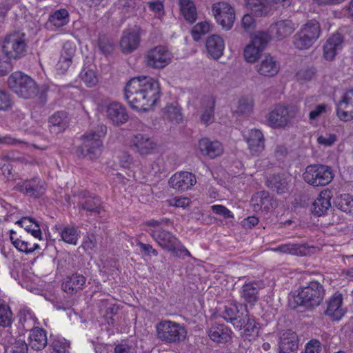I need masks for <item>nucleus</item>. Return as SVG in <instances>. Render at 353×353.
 Returning a JSON list of instances; mask_svg holds the SVG:
<instances>
[{
  "instance_id": "nucleus-54",
  "label": "nucleus",
  "mask_w": 353,
  "mask_h": 353,
  "mask_svg": "<svg viewBox=\"0 0 353 353\" xmlns=\"http://www.w3.org/2000/svg\"><path fill=\"white\" fill-rule=\"evenodd\" d=\"M13 245L18 250L26 253H32L39 248L37 243H34L32 247H28V242L19 239L13 241Z\"/></svg>"
},
{
  "instance_id": "nucleus-16",
  "label": "nucleus",
  "mask_w": 353,
  "mask_h": 353,
  "mask_svg": "<svg viewBox=\"0 0 353 353\" xmlns=\"http://www.w3.org/2000/svg\"><path fill=\"white\" fill-rule=\"evenodd\" d=\"M196 182L195 176L188 172L176 173L168 181L170 186L178 191L188 190L195 185Z\"/></svg>"
},
{
  "instance_id": "nucleus-53",
  "label": "nucleus",
  "mask_w": 353,
  "mask_h": 353,
  "mask_svg": "<svg viewBox=\"0 0 353 353\" xmlns=\"http://www.w3.org/2000/svg\"><path fill=\"white\" fill-rule=\"evenodd\" d=\"M98 46L100 52L105 57H108L110 53V39L109 36L100 35Z\"/></svg>"
},
{
  "instance_id": "nucleus-27",
  "label": "nucleus",
  "mask_w": 353,
  "mask_h": 353,
  "mask_svg": "<svg viewBox=\"0 0 353 353\" xmlns=\"http://www.w3.org/2000/svg\"><path fill=\"white\" fill-rule=\"evenodd\" d=\"M245 309L246 307L244 306ZM242 325L241 327H238L243 330L242 334L248 338L249 341L252 339L256 337L259 332L260 327L259 323L255 321V319L248 314L247 310H245L244 316L241 318Z\"/></svg>"
},
{
  "instance_id": "nucleus-46",
  "label": "nucleus",
  "mask_w": 353,
  "mask_h": 353,
  "mask_svg": "<svg viewBox=\"0 0 353 353\" xmlns=\"http://www.w3.org/2000/svg\"><path fill=\"white\" fill-rule=\"evenodd\" d=\"M80 77L85 85L90 88L94 86L98 82V78L92 69L83 68L80 73Z\"/></svg>"
},
{
  "instance_id": "nucleus-35",
  "label": "nucleus",
  "mask_w": 353,
  "mask_h": 353,
  "mask_svg": "<svg viewBox=\"0 0 353 353\" xmlns=\"http://www.w3.org/2000/svg\"><path fill=\"white\" fill-rule=\"evenodd\" d=\"M85 281L86 279L82 274H73L72 276L67 277L63 283L62 289L67 293L73 294L81 290Z\"/></svg>"
},
{
  "instance_id": "nucleus-6",
  "label": "nucleus",
  "mask_w": 353,
  "mask_h": 353,
  "mask_svg": "<svg viewBox=\"0 0 353 353\" xmlns=\"http://www.w3.org/2000/svg\"><path fill=\"white\" fill-rule=\"evenodd\" d=\"M150 234L163 249L172 252L174 256L177 257L191 256L190 252L170 232L165 230H151Z\"/></svg>"
},
{
  "instance_id": "nucleus-29",
  "label": "nucleus",
  "mask_w": 353,
  "mask_h": 353,
  "mask_svg": "<svg viewBox=\"0 0 353 353\" xmlns=\"http://www.w3.org/2000/svg\"><path fill=\"white\" fill-rule=\"evenodd\" d=\"M342 296L340 294H334L327 302V309L325 314L329 316L332 320L338 321L345 314V310L341 307Z\"/></svg>"
},
{
  "instance_id": "nucleus-14",
  "label": "nucleus",
  "mask_w": 353,
  "mask_h": 353,
  "mask_svg": "<svg viewBox=\"0 0 353 353\" xmlns=\"http://www.w3.org/2000/svg\"><path fill=\"white\" fill-rule=\"evenodd\" d=\"M14 190L34 198H39L46 192L45 182L37 177L18 183Z\"/></svg>"
},
{
  "instance_id": "nucleus-38",
  "label": "nucleus",
  "mask_w": 353,
  "mask_h": 353,
  "mask_svg": "<svg viewBox=\"0 0 353 353\" xmlns=\"http://www.w3.org/2000/svg\"><path fill=\"white\" fill-rule=\"evenodd\" d=\"M128 114L125 108L118 102H112V124L119 126L127 122Z\"/></svg>"
},
{
  "instance_id": "nucleus-11",
  "label": "nucleus",
  "mask_w": 353,
  "mask_h": 353,
  "mask_svg": "<svg viewBox=\"0 0 353 353\" xmlns=\"http://www.w3.org/2000/svg\"><path fill=\"white\" fill-rule=\"evenodd\" d=\"M270 39L268 33L259 32L253 37L251 43L244 50V57L248 62H254L260 53L264 50Z\"/></svg>"
},
{
  "instance_id": "nucleus-57",
  "label": "nucleus",
  "mask_w": 353,
  "mask_h": 353,
  "mask_svg": "<svg viewBox=\"0 0 353 353\" xmlns=\"http://www.w3.org/2000/svg\"><path fill=\"white\" fill-rule=\"evenodd\" d=\"M316 69L314 67H310L304 70H300L297 73L299 79L305 81L312 80L316 75Z\"/></svg>"
},
{
  "instance_id": "nucleus-19",
  "label": "nucleus",
  "mask_w": 353,
  "mask_h": 353,
  "mask_svg": "<svg viewBox=\"0 0 353 353\" xmlns=\"http://www.w3.org/2000/svg\"><path fill=\"white\" fill-rule=\"evenodd\" d=\"M132 148L141 155H147L155 149L156 143L148 136L137 134L132 139Z\"/></svg>"
},
{
  "instance_id": "nucleus-61",
  "label": "nucleus",
  "mask_w": 353,
  "mask_h": 353,
  "mask_svg": "<svg viewBox=\"0 0 353 353\" xmlns=\"http://www.w3.org/2000/svg\"><path fill=\"white\" fill-rule=\"evenodd\" d=\"M137 245L139 246L141 251L144 252L145 254L148 256L153 255L155 256L158 255L157 250L153 248L151 245L145 244L142 242H139Z\"/></svg>"
},
{
  "instance_id": "nucleus-5",
  "label": "nucleus",
  "mask_w": 353,
  "mask_h": 353,
  "mask_svg": "<svg viewBox=\"0 0 353 353\" xmlns=\"http://www.w3.org/2000/svg\"><path fill=\"white\" fill-rule=\"evenodd\" d=\"M8 85L10 90L19 97L31 99L38 94V86L36 82L29 76L21 72L12 73L8 79Z\"/></svg>"
},
{
  "instance_id": "nucleus-32",
  "label": "nucleus",
  "mask_w": 353,
  "mask_h": 353,
  "mask_svg": "<svg viewBox=\"0 0 353 353\" xmlns=\"http://www.w3.org/2000/svg\"><path fill=\"white\" fill-rule=\"evenodd\" d=\"M29 339L30 346L32 349L37 351L44 349L48 343L46 331L38 327H33L30 329Z\"/></svg>"
},
{
  "instance_id": "nucleus-60",
  "label": "nucleus",
  "mask_w": 353,
  "mask_h": 353,
  "mask_svg": "<svg viewBox=\"0 0 353 353\" xmlns=\"http://www.w3.org/2000/svg\"><path fill=\"white\" fill-rule=\"evenodd\" d=\"M72 63L71 60L68 58H65L62 56L60 57V59L57 64V70L60 71L61 73H65Z\"/></svg>"
},
{
  "instance_id": "nucleus-21",
  "label": "nucleus",
  "mask_w": 353,
  "mask_h": 353,
  "mask_svg": "<svg viewBox=\"0 0 353 353\" xmlns=\"http://www.w3.org/2000/svg\"><path fill=\"white\" fill-rule=\"evenodd\" d=\"M264 288L262 282L253 281L243 285L241 294L245 302L254 305L259 299V291Z\"/></svg>"
},
{
  "instance_id": "nucleus-7",
  "label": "nucleus",
  "mask_w": 353,
  "mask_h": 353,
  "mask_svg": "<svg viewBox=\"0 0 353 353\" xmlns=\"http://www.w3.org/2000/svg\"><path fill=\"white\" fill-rule=\"evenodd\" d=\"M303 180L313 187L325 186L334 178L331 167L323 164H311L303 174Z\"/></svg>"
},
{
  "instance_id": "nucleus-52",
  "label": "nucleus",
  "mask_w": 353,
  "mask_h": 353,
  "mask_svg": "<svg viewBox=\"0 0 353 353\" xmlns=\"http://www.w3.org/2000/svg\"><path fill=\"white\" fill-rule=\"evenodd\" d=\"M253 100L248 98H241L239 101L237 111L241 114H250L253 109Z\"/></svg>"
},
{
  "instance_id": "nucleus-13",
  "label": "nucleus",
  "mask_w": 353,
  "mask_h": 353,
  "mask_svg": "<svg viewBox=\"0 0 353 353\" xmlns=\"http://www.w3.org/2000/svg\"><path fill=\"white\" fill-rule=\"evenodd\" d=\"M212 12L217 22L226 30H230L235 19L234 8L225 2L213 4Z\"/></svg>"
},
{
  "instance_id": "nucleus-43",
  "label": "nucleus",
  "mask_w": 353,
  "mask_h": 353,
  "mask_svg": "<svg viewBox=\"0 0 353 353\" xmlns=\"http://www.w3.org/2000/svg\"><path fill=\"white\" fill-rule=\"evenodd\" d=\"M68 12L65 9H60L50 16L48 21L56 27H62L68 22Z\"/></svg>"
},
{
  "instance_id": "nucleus-3",
  "label": "nucleus",
  "mask_w": 353,
  "mask_h": 353,
  "mask_svg": "<svg viewBox=\"0 0 353 353\" xmlns=\"http://www.w3.org/2000/svg\"><path fill=\"white\" fill-rule=\"evenodd\" d=\"M107 132V127L104 125L98 126L97 130L85 133L82 136L83 143L78 146L76 154L79 158L88 157L90 159H97L99 157L102 150L101 137Z\"/></svg>"
},
{
  "instance_id": "nucleus-51",
  "label": "nucleus",
  "mask_w": 353,
  "mask_h": 353,
  "mask_svg": "<svg viewBox=\"0 0 353 353\" xmlns=\"http://www.w3.org/2000/svg\"><path fill=\"white\" fill-rule=\"evenodd\" d=\"M339 208L345 212L353 210V197L350 194H344L338 203Z\"/></svg>"
},
{
  "instance_id": "nucleus-45",
  "label": "nucleus",
  "mask_w": 353,
  "mask_h": 353,
  "mask_svg": "<svg viewBox=\"0 0 353 353\" xmlns=\"http://www.w3.org/2000/svg\"><path fill=\"white\" fill-rule=\"evenodd\" d=\"M246 7L252 14L261 17L266 12L265 0H245Z\"/></svg>"
},
{
  "instance_id": "nucleus-48",
  "label": "nucleus",
  "mask_w": 353,
  "mask_h": 353,
  "mask_svg": "<svg viewBox=\"0 0 353 353\" xmlns=\"http://www.w3.org/2000/svg\"><path fill=\"white\" fill-rule=\"evenodd\" d=\"M19 322L26 330H30L34 326L35 320L29 311L23 310L21 312Z\"/></svg>"
},
{
  "instance_id": "nucleus-62",
  "label": "nucleus",
  "mask_w": 353,
  "mask_h": 353,
  "mask_svg": "<svg viewBox=\"0 0 353 353\" xmlns=\"http://www.w3.org/2000/svg\"><path fill=\"white\" fill-rule=\"evenodd\" d=\"M254 21L251 14H247L241 20V26L245 31H250L254 26Z\"/></svg>"
},
{
  "instance_id": "nucleus-1",
  "label": "nucleus",
  "mask_w": 353,
  "mask_h": 353,
  "mask_svg": "<svg viewBox=\"0 0 353 353\" xmlns=\"http://www.w3.org/2000/svg\"><path fill=\"white\" fill-rule=\"evenodd\" d=\"M125 97L132 108L147 112L160 97L159 82L152 77L142 76L131 79L126 84Z\"/></svg>"
},
{
  "instance_id": "nucleus-55",
  "label": "nucleus",
  "mask_w": 353,
  "mask_h": 353,
  "mask_svg": "<svg viewBox=\"0 0 353 353\" xmlns=\"http://www.w3.org/2000/svg\"><path fill=\"white\" fill-rule=\"evenodd\" d=\"M51 346L55 353H69L70 343L63 340H54Z\"/></svg>"
},
{
  "instance_id": "nucleus-2",
  "label": "nucleus",
  "mask_w": 353,
  "mask_h": 353,
  "mask_svg": "<svg viewBox=\"0 0 353 353\" xmlns=\"http://www.w3.org/2000/svg\"><path fill=\"white\" fill-rule=\"evenodd\" d=\"M324 296L323 286L319 282L312 281L306 286L299 288L297 294L289 299V305L292 309L303 307L306 310H312L321 303Z\"/></svg>"
},
{
  "instance_id": "nucleus-39",
  "label": "nucleus",
  "mask_w": 353,
  "mask_h": 353,
  "mask_svg": "<svg viewBox=\"0 0 353 353\" xmlns=\"http://www.w3.org/2000/svg\"><path fill=\"white\" fill-rule=\"evenodd\" d=\"M251 203L254 211L257 212L264 209L268 210L270 208V199L269 193L265 191H261L256 193L251 199Z\"/></svg>"
},
{
  "instance_id": "nucleus-23",
  "label": "nucleus",
  "mask_w": 353,
  "mask_h": 353,
  "mask_svg": "<svg viewBox=\"0 0 353 353\" xmlns=\"http://www.w3.org/2000/svg\"><path fill=\"white\" fill-rule=\"evenodd\" d=\"M255 68L259 74L271 77L277 74L280 67L274 57L267 55L256 65Z\"/></svg>"
},
{
  "instance_id": "nucleus-26",
  "label": "nucleus",
  "mask_w": 353,
  "mask_h": 353,
  "mask_svg": "<svg viewBox=\"0 0 353 353\" xmlns=\"http://www.w3.org/2000/svg\"><path fill=\"white\" fill-rule=\"evenodd\" d=\"M331 197L330 191H321L319 197L312 203L311 208L312 214L318 216L325 214L331 207Z\"/></svg>"
},
{
  "instance_id": "nucleus-15",
  "label": "nucleus",
  "mask_w": 353,
  "mask_h": 353,
  "mask_svg": "<svg viewBox=\"0 0 353 353\" xmlns=\"http://www.w3.org/2000/svg\"><path fill=\"white\" fill-rule=\"evenodd\" d=\"M336 114L342 121L353 119V88L347 90L337 103Z\"/></svg>"
},
{
  "instance_id": "nucleus-20",
  "label": "nucleus",
  "mask_w": 353,
  "mask_h": 353,
  "mask_svg": "<svg viewBox=\"0 0 353 353\" xmlns=\"http://www.w3.org/2000/svg\"><path fill=\"white\" fill-rule=\"evenodd\" d=\"M246 141L248 149L253 156L259 155L265 148L264 136L259 130H251L246 137Z\"/></svg>"
},
{
  "instance_id": "nucleus-47",
  "label": "nucleus",
  "mask_w": 353,
  "mask_h": 353,
  "mask_svg": "<svg viewBox=\"0 0 353 353\" xmlns=\"http://www.w3.org/2000/svg\"><path fill=\"white\" fill-rule=\"evenodd\" d=\"M303 249H305V248L303 245L285 244L278 247L276 250L283 253H288L293 255H303L305 254L303 251Z\"/></svg>"
},
{
  "instance_id": "nucleus-25",
  "label": "nucleus",
  "mask_w": 353,
  "mask_h": 353,
  "mask_svg": "<svg viewBox=\"0 0 353 353\" xmlns=\"http://www.w3.org/2000/svg\"><path fill=\"white\" fill-rule=\"evenodd\" d=\"M199 148L203 155L214 159L223 152L222 144L218 141H211L208 138L201 139L199 142Z\"/></svg>"
},
{
  "instance_id": "nucleus-17",
  "label": "nucleus",
  "mask_w": 353,
  "mask_h": 353,
  "mask_svg": "<svg viewBox=\"0 0 353 353\" xmlns=\"http://www.w3.org/2000/svg\"><path fill=\"white\" fill-rule=\"evenodd\" d=\"M299 347L298 336L292 330L283 332L280 336V353H296Z\"/></svg>"
},
{
  "instance_id": "nucleus-28",
  "label": "nucleus",
  "mask_w": 353,
  "mask_h": 353,
  "mask_svg": "<svg viewBox=\"0 0 353 353\" xmlns=\"http://www.w3.org/2000/svg\"><path fill=\"white\" fill-rule=\"evenodd\" d=\"M295 24L290 20H281L271 25V34L279 40L290 36L295 30Z\"/></svg>"
},
{
  "instance_id": "nucleus-4",
  "label": "nucleus",
  "mask_w": 353,
  "mask_h": 353,
  "mask_svg": "<svg viewBox=\"0 0 353 353\" xmlns=\"http://www.w3.org/2000/svg\"><path fill=\"white\" fill-rule=\"evenodd\" d=\"M156 330L157 338L165 344L180 343L187 336V330L183 324L170 320L158 323Z\"/></svg>"
},
{
  "instance_id": "nucleus-44",
  "label": "nucleus",
  "mask_w": 353,
  "mask_h": 353,
  "mask_svg": "<svg viewBox=\"0 0 353 353\" xmlns=\"http://www.w3.org/2000/svg\"><path fill=\"white\" fill-rule=\"evenodd\" d=\"M163 117L170 122L179 123L182 121L181 110L172 104L167 105L163 110Z\"/></svg>"
},
{
  "instance_id": "nucleus-33",
  "label": "nucleus",
  "mask_w": 353,
  "mask_h": 353,
  "mask_svg": "<svg viewBox=\"0 0 353 353\" xmlns=\"http://www.w3.org/2000/svg\"><path fill=\"white\" fill-rule=\"evenodd\" d=\"M232 332L223 324L213 325L209 330L210 338L217 343H227L232 339Z\"/></svg>"
},
{
  "instance_id": "nucleus-22",
  "label": "nucleus",
  "mask_w": 353,
  "mask_h": 353,
  "mask_svg": "<svg viewBox=\"0 0 353 353\" xmlns=\"http://www.w3.org/2000/svg\"><path fill=\"white\" fill-rule=\"evenodd\" d=\"M241 309L243 307L242 305H238L236 303L231 302L225 305L224 310L222 312V317L228 322H230L235 327H241V318L244 316L243 312H240Z\"/></svg>"
},
{
  "instance_id": "nucleus-42",
  "label": "nucleus",
  "mask_w": 353,
  "mask_h": 353,
  "mask_svg": "<svg viewBox=\"0 0 353 353\" xmlns=\"http://www.w3.org/2000/svg\"><path fill=\"white\" fill-rule=\"evenodd\" d=\"M203 106L204 112L201 116V120L205 124H208L210 119L214 117V100L210 97H205L203 100Z\"/></svg>"
},
{
  "instance_id": "nucleus-58",
  "label": "nucleus",
  "mask_w": 353,
  "mask_h": 353,
  "mask_svg": "<svg viewBox=\"0 0 353 353\" xmlns=\"http://www.w3.org/2000/svg\"><path fill=\"white\" fill-rule=\"evenodd\" d=\"M336 141V136L334 134H326L325 135H321L318 137L317 141L319 144L325 146H331Z\"/></svg>"
},
{
  "instance_id": "nucleus-59",
  "label": "nucleus",
  "mask_w": 353,
  "mask_h": 353,
  "mask_svg": "<svg viewBox=\"0 0 353 353\" xmlns=\"http://www.w3.org/2000/svg\"><path fill=\"white\" fill-rule=\"evenodd\" d=\"M327 105L325 103L319 104L315 106L314 109L310 112L309 118L310 120H315L319 117L323 113L326 112Z\"/></svg>"
},
{
  "instance_id": "nucleus-36",
  "label": "nucleus",
  "mask_w": 353,
  "mask_h": 353,
  "mask_svg": "<svg viewBox=\"0 0 353 353\" xmlns=\"http://www.w3.org/2000/svg\"><path fill=\"white\" fill-rule=\"evenodd\" d=\"M267 186L278 194H283L288 190V183L286 178L281 174L272 175L266 181Z\"/></svg>"
},
{
  "instance_id": "nucleus-40",
  "label": "nucleus",
  "mask_w": 353,
  "mask_h": 353,
  "mask_svg": "<svg viewBox=\"0 0 353 353\" xmlns=\"http://www.w3.org/2000/svg\"><path fill=\"white\" fill-rule=\"evenodd\" d=\"M182 14L186 21L194 23L196 19V10L194 3L190 0H180Z\"/></svg>"
},
{
  "instance_id": "nucleus-10",
  "label": "nucleus",
  "mask_w": 353,
  "mask_h": 353,
  "mask_svg": "<svg viewBox=\"0 0 353 353\" xmlns=\"http://www.w3.org/2000/svg\"><path fill=\"white\" fill-rule=\"evenodd\" d=\"M296 113V107L278 104L269 113V125L274 128H283L295 117Z\"/></svg>"
},
{
  "instance_id": "nucleus-41",
  "label": "nucleus",
  "mask_w": 353,
  "mask_h": 353,
  "mask_svg": "<svg viewBox=\"0 0 353 353\" xmlns=\"http://www.w3.org/2000/svg\"><path fill=\"white\" fill-rule=\"evenodd\" d=\"M55 229L59 231L61 239L67 243L77 245L78 233L74 227L66 226L62 228L60 225H55Z\"/></svg>"
},
{
  "instance_id": "nucleus-12",
  "label": "nucleus",
  "mask_w": 353,
  "mask_h": 353,
  "mask_svg": "<svg viewBox=\"0 0 353 353\" xmlns=\"http://www.w3.org/2000/svg\"><path fill=\"white\" fill-rule=\"evenodd\" d=\"M172 58V54L166 47L158 46L148 52L145 62L152 68H163L171 62Z\"/></svg>"
},
{
  "instance_id": "nucleus-18",
  "label": "nucleus",
  "mask_w": 353,
  "mask_h": 353,
  "mask_svg": "<svg viewBox=\"0 0 353 353\" xmlns=\"http://www.w3.org/2000/svg\"><path fill=\"white\" fill-rule=\"evenodd\" d=\"M2 341L8 353H28V346L25 341L10 336L8 330L1 332Z\"/></svg>"
},
{
  "instance_id": "nucleus-63",
  "label": "nucleus",
  "mask_w": 353,
  "mask_h": 353,
  "mask_svg": "<svg viewBox=\"0 0 353 353\" xmlns=\"http://www.w3.org/2000/svg\"><path fill=\"white\" fill-rule=\"evenodd\" d=\"M170 205L177 208H185L189 205V199L188 198H174L168 201Z\"/></svg>"
},
{
  "instance_id": "nucleus-31",
  "label": "nucleus",
  "mask_w": 353,
  "mask_h": 353,
  "mask_svg": "<svg viewBox=\"0 0 353 353\" xmlns=\"http://www.w3.org/2000/svg\"><path fill=\"white\" fill-rule=\"evenodd\" d=\"M208 53L214 59H219L223 53L225 45L222 37L213 34L209 37L205 42Z\"/></svg>"
},
{
  "instance_id": "nucleus-8",
  "label": "nucleus",
  "mask_w": 353,
  "mask_h": 353,
  "mask_svg": "<svg viewBox=\"0 0 353 353\" xmlns=\"http://www.w3.org/2000/svg\"><path fill=\"white\" fill-rule=\"evenodd\" d=\"M319 23L314 20L308 21L294 37V44L300 50L310 48L321 34Z\"/></svg>"
},
{
  "instance_id": "nucleus-34",
  "label": "nucleus",
  "mask_w": 353,
  "mask_h": 353,
  "mask_svg": "<svg viewBox=\"0 0 353 353\" xmlns=\"http://www.w3.org/2000/svg\"><path fill=\"white\" fill-rule=\"evenodd\" d=\"M48 123L51 132L59 133L64 131L68 125L66 113L63 111L55 112L49 117Z\"/></svg>"
},
{
  "instance_id": "nucleus-30",
  "label": "nucleus",
  "mask_w": 353,
  "mask_h": 353,
  "mask_svg": "<svg viewBox=\"0 0 353 353\" xmlns=\"http://www.w3.org/2000/svg\"><path fill=\"white\" fill-rule=\"evenodd\" d=\"M343 39L340 34L330 37L323 46V57L327 61L334 59L338 50L342 48Z\"/></svg>"
},
{
  "instance_id": "nucleus-64",
  "label": "nucleus",
  "mask_w": 353,
  "mask_h": 353,
  "mask_svg": "<svg viewBox=\"0 0 353 353\" xmlns=\"http://www.w3.org/2000/svg\"><path fill=\"white\" fill-rule=\"evenodd\" d=\"M320 342L317 340H311L305 346L304 353H319Z\"/></svg>"
},
{
  "instance_id": "nucleus-37",
  "label": "nucleus",
  "mask_w": 353,
  "mask_h": 353,
  "mask_svg": "<svg viewBox=\"0 0 353 353\" xmlns=\"http://www.w3.org/2000/svg\"><path fill=\"white\" fill-rule=\"evenodd\" d=\"M80 210L94 214H99L103 209L101 199L97 196H88L79 203Z\"/></svg>"
},
{
  "instance_id": "nucleus-50",
  "label": "nucleus",
  "mask_w": 353,
  "mask_h": 353,
  "mask_svg": "<svg viewBox=\"0 0 353 353\" xmlns=\"http://www.w3.org/2000/svg\"><path fill=\"white\" fill-rule=\"evenodd\" d=\"M12 323V312L9 307L0 305V325L4 328L9 327Z\"/></svg>"
},
{
  "instance_id": "nucleus-56",
  "label": "nucleus",
  "mask_w": 353,
  "mask_h": 353,
  "mask_svg": "<svg viewBox=\"0 0 353 353\" xmlns=\"http://www.w3.org/2000/svg\"><path fill=\"white\" fill-rule=\"evenodd\" d=\"M212 212L218 215L223 216L225 219L233 218L232 212L226 207L222 205H214L211 206Z\"/></svg>"
},
{
  "instance_id": "nucleus-24",
  "label": "nucleus",
  "mask_w": 353,
  "mask_h": 353,
  "mask_svg": "<svg viewBox=\"0 0 353 353\" xmlns=\"http://www.w3.org/2000/svg\"><path fill=\"white\" fill-rule=\"evenodd\" d=\"M140 43V35L137 31L125 30L120 40V48L123 53L129 54L134 51Z\"/></svg>"
},
{
  "instance_id": "nucleus-9",
  "label": "nucleus",
  "mask_w": 353,
  "mask_h": 353,
  "mask_svg": "<svg viewBox=\"0 0 353 353\" xmlns=\"http://www.w3.org/2000/svg\"><path fill=\"white\" fill-rule=\"evenodd\" d=\"M27 43L25 34L14 32L8 34L2 43V52L10 59H18L26 54Z\"/></svg>"
},
{
  "instance_id": "nucleus-49",
  "label": "nucleus",
  "mask_w": 353,
  "mask_h": 353,
  "mask_svg": "<svg viewBox=\"0 0 353 353\" xmlns=\"http://www.w3.org/2000/svg\"><path fill=\"white\" fill-rule=\"evenodd\" d=\"M210 28V24L205 21L195 25L192 30V36L194 40L196 41L200 40L201 35L209 32Z\"/></svg>"
}]
</instances>
